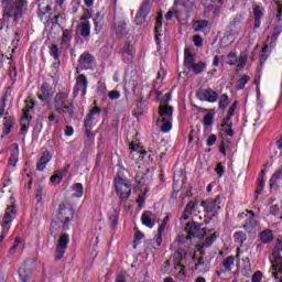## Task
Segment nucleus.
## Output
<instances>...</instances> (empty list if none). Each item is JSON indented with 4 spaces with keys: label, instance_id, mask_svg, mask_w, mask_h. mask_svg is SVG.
Masks as SVG:
<instances>
[{
    "label": "nucleus",
    "instance_id": "nucleus-23",
    "mask_svg": "<svg viewBox=\"0 0 282 282\" xmlns=\"http://www.w3.org/2000/svg\"><path fill=\"white\" fill-rule=\"evenodd\" d=\"M194 64H195V55H193V53H191V48L185 47V50H184V66L187 69H191Z\"/></svg>",
    "mask_w": 282,
    "mask_h": 282
},
{
    "label": "nucleus",
    "instance_id": "nucleus-40",
    "mask_svg": "<svg viewBox=\"0 0 282 282\" xmlns=\"http://www.w3.org/2000/svg\"><path fill=\"white\" fill-rule=\"evenodd\" d=\"M34 109V101L25 100V107L22 109L23 118H30L28 113Z\"/></svg>",
    "mask_w": 282,
    "mask_h": 282
},
{
    "label": "nucleus",
    "instance_id": "nucleus-59",
    "mask_svg": "<svg viewBox=\"0 0 282 282\" xmlns=\"http://www.w3.org/2000/svg\"><path fill=\"white\" fill-rule=\"evenodd\" d=\"M169 219L170 217L169 216H165L162 220V224L159 226V229L160 232H164V230H166V224H169Z\"/></svg>",
    "mask_w": 282,
    "mask_h": 282
},
{
    "label": "nucleus",
    "instance_id": "nucleus-17",
    "mask_svg": "<svg viewBox=\"0 0 282 282\" xmlns=\"http://www.w3.org/2000/svg\"><path fill=\"white\" fill-rule=\"evenodd\" d=\"M156 221H158V216L153 212L151 210L143 212L141 216V224L143 226L151 229L155 227Z\"/></svg>",
    "mask_w": 282,
    "mask_h": 282
},
{
    "label": "nucleus",
    "instance_id": "nucleus-27",
    "mask_svg": "<svg viewBox=\"0 0 282 282\" xmlns=\"http://www.w3.org/2000/svg\"><path fill=\"white\" fill-rule=\"evenodd\" d=\"M61 47L62 48H67L72 47V32L69 31H64L62 35V41H61Z\"/></svg>",
    "mask_w": 282,
    "mask_h": 282
},
{
    "label": "nucleus",
    "instance_id": "nucleus-12",
    "mask_svg": "<svg viewBox=\"0 0 282 282\" xmlns=\"http://www.w3.org/2000/svg\"><path fill=\"white\" fill-rule=\"evenodd\" d=\"M68 245H69V235L67 234L62 235L57 241V246L55 249L56 261H61V259H63Z\"/></svg>",
    "mask_w": 282,
    "mask_h": 282
},
{
    "label": "nucleus",
    "instance_id": "nucleus-31",
    "mask_svg": "<svg viewBox=\"0 0 282 282\" xmlns=\"http://www.w3.org/2000/svg\"><path fill=\"white\" fill-rule=\"evenodd\" d=\"M162 15H159L156 18V22H155V26H154V32H155V41L156 43H160V36H162V34L160 32H162Z\"/></svg>",
    "mask_w": 282,
    "mask_h": 282
},
{
    "label": "nucleus",
    "instance_id": "nucleus-47",
    "mask_svg": "<svg viewBox=\"0 0 282 282\" xmlns=\"http://www.w3.org/2000/svg\"><path fill=\"white\" fill-rule=\"evenodd\" d=\"M214 118H215V115L213 112H208L207 115H205L203 119V124H205V127H210L213 124Z\"/></svg>",
    "mask_w": 282,
    "mask_h": 282
},
{
    "label": "nucleus",
    "instance_id": "nucleus-2",
    "mask_svg": "<svg viewBox=\"0 0 282 282\" xmlns=\"http://www.w3.org/2000/svg\"><path fill=\"white\" fill-rule=\"evenodd\" d=\"M74 207L70 204H62L58 207L56 219L61 224L63 230H69V224L74 221Z\"/></svg>",
    "mask_w": 282,
    "mask_h": 282
},
{
    "label": "nucleus",
    "instance_id": "nucleus-21",
    "mask_svg": "<svg viewBox=\"0 0 282 282\" xmlns=\"http://www.w3.org/2000/svg\"><path fill=\"white\" fill-rule=\"evenodd\" d=\"M121 57L123 63H131L133 61V46L130 42H126L121 50Z\"/></svg>",
    "mask_w": 282,
    "mask_h": 282
},
{
    "label": "nucleus",
    "instance_id": "nucleus-33",
    "mask_svg": "<svg viewBox=\"0 0 282 282\" xmlns=\"http://www.w3.org/2000/svg\"><path fill=\"white\" fill-rule=\"evenodd\" d=\"M2 102L6 105V102H14V97L12 96V87L4 88V94L2 97Z\"/></svg>",
    "mask_w": 282,
    "mask_h": 282
},
{
    "label": "nucleus",
    "instance_id": "nucleus-35",
    "mask_svg": "<svg viewBox=\"0 0 282 282\" xmlns=\"http://www.w3.org/2000/svg\"><path fill=\"white\" fill-rule=\"evenodd\" d=\"M119 212L118 209H113L111 215H109L108 219L110 221V226L112 229L116 228V226H118V217H119Z\"/></svg>",
    "mask_w": 282,
    "mask_h": 282
},
{
    "label": "nucleus",
    "instance_id": "nucleus-16",
    "mask_svg": "<svg viewBox=\"0 0 282 282\" xmlns=\"http://www.w3.org/2000/svg\"><path fill=\"white\" fill-rule=\"evenodd\" d=\"M115 34L118 39H124L129 34V20H120L113 25Z\"/></svg>",
    "mask_w": 282,
    "mask_h": 282
},
{
    "label": "nucleus",
    "instance_id": "nucleus-45",
    "mask_svg": "<svg viewBox=\"0 0 282 282\" xmlns=\"http://www.w3.org/2000/svg\"><path fill=\"white\" fill-rule=\"evenodd\" d=\"M247 63H248V55L246 53H241L238 58V67L240 69H243V67H246Z\"/></svg>",
    "mask_w": 282,
    "mask_h": 282
},
{
    "label": "nucleus",
    "instance_id": "nucleus-53",
    "mask_svg": "<svg viewBox=\"0 0 282 282\" xmlns=\"http://www.w3.org/2000/svg\"><path fill=\"white\" fill-rule=\"evenodd\" d=\"M42 94L43 96H45V98H50L51 90H50V85L47 83L42 84Z\"/></svg>",
    "mask_w": 282,
    "mask_h": 282
},
{
    "label": "nucleus",
    "instance_id": "nucleus-24",
    "mask_svg": "<svg viewBox=\"0 0 282 282\" xmlns=\"http://www.w3.org/2000/svg\"><path fill=\"white\" fill-rule=\"evenodd\" d=\"M147 14H149V7L147 4H143L134 18L137 25L144 23V21L147 19Z\"/></svg>",
    "mask_w": 282,
    "mask_h": 282
},
{
    "label": "nucleus",
    "instance_id": "nucleus-42",
    "mask_svg": "<svg viewBox=\"0 0 282 282\" xmlns=\"http://www.w3.org/2000/svg\"><path fill=\"white\" fill-rule=\"evenodd\" d=\"M229 104H230V101L228 100V95L223 94L220 96V100H219V104H218L219 109H221V111H226V107H228Z\"/></svg>",
    "mask_w": 282,
    "mask_h": 282
},
{
    "label": "nucleus",
    "instance_id": "nucleus-9",
    "mask_svg": "<svg viewBox=\"0 0 282 282\" xmlns=\"http://www.w3.org/2000/svg\"><path fill=\"white\" fill-rule=\"evenodd\" d=\"M281 252H282V241L279 242V246L276 249L273 250L272 252V276H274V279H276V274H282V257H281Z\"/></svg>",
    "mask_w": 282,
    "mask_h": 282
},
{
    "label": "nucleus",
    "instance_id": "nucleus-46",
    "mask_svg": "<svg viewBox=\"0 0 282 282\" xmlns=\"http://www.w3.org/2000/svg\"><path fill=\"white\" fill-rule=\"evenodd\" d=\"M263 186H265V180H263V176H259L256 189L257 195H261Z\"/></svg>",
    "mask_w": 282,
    "mask_h": 282
},
{
    "label": "nucleus",
    "instance_id": "nucleus-14",
    "mask_svg": "<svg viewBox=\"0 0 282 282\" xmlns=\"http://www.w3.org/2000/svg\"><path fill=\"white\" fill-rule=\"evenodd\" d=\"M18 273L21 282L30 281V276H32V260H25L18 270Z\"/></svg>",
    "mask_w": 282,
    "mask_h": 282
},
{
    "label": "nucleus",
    "instance_id": "nucleus-5",
    "mask_svg": "<svg viewBox=\"0 0 282 282\" xmlns=\"http://www.w3.org/2000/svg\"><path fill=\"white\" fill-rule=\"evenodd\" d=\"M115 191L121 202H127L131 197V182L117 175L115 177Z\"/></svg>",
    "mask_w": 282,
    "mask_h": 282
},
{
    "label": "nucleus",
    "instance_id": "nucleus-54",
    "mask_svg": "<svg viewBox=\"0 0 282 282\" xmlns=\"http://www.w3.org/2000/svg\"><path fill=\"white\" fill-rule=\"evenodd\" d=\"M261 279H263V273L261 271H256L251 276V282H261Z\"/></svg>",
    "mask_w": 282,
    "mask_h": 282
},
{
    "label": "nucleus",
    "instance_id": "nucleus-11",
    "mask_svg": "<svg viewBox=\"0 0 282 282\" xmlns=\"http://www.w3.org/2000/svg\"><path fill=\"white\" fill-rule=\"evenodd\" d=\"M101 112L102 109H100V107H94L84 119V127L88 138L91 135V129H94V118H96V116H100Z\"/></svg>",
    "mask_w": 282,
    "mask_h": 282
},
{
    "label": "nucleus",
    "instance_id": "nucleus-37",
    "mask_svg": "<svg viewBox=\"0 0 282 282\" xmlns=\"http://www.w3.org/2000/svg\"><path fill=\"white\" fill-rule=\"evenodd\" d=\"M282 32V21H278V25L274 26L273 33L271 35V41H276Z\"/></svg>",
    "mask_w": 282,
    "mask_h": 282
},
{
    "label": "nucleus",
    "instance_id": "nucleus-44",
    "mask_svg": "<svg viewBox=\"0 0 282 282\" xmlns=\"http://www.w3.org/2000/svg\"><path fill=\"white\" fill-rule=\"evenodd\" d=\"M248 80H250V76L242 75V77L237 82V89L238 90L245 89L246 85L248 84Z\"/></svg>",
    "mask_w": 282,
    "mask_h": 282
},
{
    "label": "nucleus",
    "instance_id": "nucleus-3",
    "mask_svg": "<svg viewBox=\"0 0 282 282\" xmlns=\"http://www.w3.org/2000/svg\"><path fill=\"white\" fill-rule=\"evenodd\" d=\"M53 106L57 113L74 116V108L72 104H69V95L67 93H57L53 99Z\"/></svg>",
    "mask_w": 282,
    "mask_h": 282
},
{
    "label": "nucleus",
    "instance_id": "nucleus-18",
    "mask_svg": "<svg viewBox=\"0 0 282 282\" xmlns=\"http://www.w3.org/2000/svg\"><path fill=\"white\" fill-rule=\"evenodd\" d=\"M219 14H221L219 7H215L214 4L205 6L203 11L204 19H219Z\"/></svg>",
    "mask_w": 282,
    "mask_h": 282
},
{
    "label": "nucleus",
    "instance_id": "nucleus-36",
    "mask_svg": "<svg viewBox=\"0 0 282 282\" xmlns=\"http://www.w3.org/2000/svg\"><path fill=\"white\" fill-rule=\"evenodd\" d=\"M217 239V235L213 234L212 236L207 237L203 242H200L199 248H210L213 243Z\"/></svg>",
    "mask_w": 282,
    "mask_h": 282
},
{
    "label": "nucleus",
    "instance_id": "nucleus-55",
    "mask_svg": "<svg viewBox=\"0 0 282 282\" xmlns=\"http://www.w3.org/2000/svg\"><path fill=\"white\" fill-rule=\"evenodd\" d=\"M193 42L196 47H202V45H204V40H202V36L199 35H194Z\"/></svg>",
    "mask_w": 282,
    "mask_h": 282
},
{
    "label": "nucleus",
    "instance_id": "nucleus-64",
    "mask_svg": "<svg viewBox=\"0 0 282 282\" xmlns=\"http://www.w3.org/2000/svg\"><path fill=\"white\" fill-rule=\"evenodd\" d=\"M270 213L273 215V217H276V215L280 213L279 205H272L270 207Z\"/></svg>",
    "mask_w": 282,
    "mask_h": 282
},
{
    "label": "nucleus",
    "instance_id": "nucleus-7",
    "mask_svg": "<svg viewBox=\"0 0 282 282\" xmlns=\"http://www.w3.org/2000/svg\"><path fill=\"white\" fill-rule=\"evenodd\" d=\"M17 218V207L14 205L8 206L2 217L1 228L3 232H10L12 221Z\"/></svg>",
    "mask_w": 282,
    "mask_h": 282
},
{
    "label": "nucleus",
    "instance_id": "nucleus-60",
    "mask_svg": "<svg viewBox=\"0 0 282 282\" xmlns=\"http://www.w3.org/2000/svg\"><path fill=\"white\" fill-rule=\"evenodd\" d=\"M63 182V178L55 172L53 176H51V183L52 184H61Z\"/></svg>",
    "mask_w": 282,
    "mask_h": 282
},
{
    "label": "nucleus",
    "instance_id": "nucleus-26",
    "mask_svg": "<svg viewBox=\"0 0 282 282\" xmlns=\"http://www.w3.org/2000/svg\"><path fill=\"white\" fill-rule=\"evenodd\" d=\"M260 241L262 243H272L274 241V235L272 234V230L264 229L260 232Z\"/></svg>",
    "mask_w": 282,
    "mask_h": 282
},
{
    "label": "nucleus",
    "instance_id": "nucleus-1",
    "mask_svg": "<svg viewBox=\"0 0 282 282\" xmlns=\"http://www.w3.org/2000/svg\"><path fill=\"white\" fill-rule=\"evenodd\" d=\"M160 118L156 120L162 133H169L173 129L171 121L173 120V106H160Z\"/></svg>",
    "mask_w": 282,
    "mask_h": 282
},
{
    "label": "nucleus",
    "instance_id": "nucleus-43",
    "mask_svg": "<svg viewBox=\"0 0 282 282\" xmlns=\"http://www.w3.org/2000/svg\"><path fill=\"white\" fill-rule=\"evenodd\" d=\"M20 124H21L20 131L22 133H28V129H30V117H22Z\"/></svg>",
    "mask_w": 282,
    "mask_h": 282
},
{
    "label": "nucleus",
    "instance_id": "nucleus-28",
    "mask_svg": "<svg viewBox=\"0 0 282 282\" xmlns=\"http://www.w3.org/2000/svg\"><path fill=\"white\" fill-rule=\"evenodd\" d=\"M79 34L84 39H87L89 34H91V24L89 23V21H85L80 24Z\"/></svg>",
    "mask_w": 282,
    "mask_h": 282
},
{
    "label": "nucleus",
    "instance_id": "nucleus-39",
    "mask_svg": "<svg viewBox=\"0 0 282 282\" xmlns=\"http://www.w3.org/2000/svg\"><path fill=\"white\" fill-rule=\"evenodd\" d=\"M17 162H19V145H15V150H13L9 159L10 166H17Z\"/></svg>",
    "mask_w": 282,
    "mask_h": 282
},
{
    "label": "nucleus",
    "instance_id": "nucleus-29",
    "mask_svg": "<svg viewBox=\"0 0 282 282\" xmlns=\"http://www.w3.org/2000/svg\"><path fill=\"white\" fill-rule=\"evenodd\" d=\"M235 267V258L232 256H228L223 261L224 272H232V268Z\"/></svg>",
    "mask_w": 282,
    "mask_h": 282
},
{
    "label": "nucleus",
    "instance_id": "nucleus-10",
    "mask_svg": "<svg viewBox=\"0 0 282 282\" xmlns=\"http://www.w3.org/2000/svg\"><path fill=\"white\" fill-rule=\"evenodd\" d=\"M196 98H198V100H202V102H217V100H219V94L215 90H213V88H205V89H199L196 93Z\"/></svg>",
    "mask_w": 282,
    "mask_h": 282
},
{
    "label": "nucleus",
    "instance_id": "nucleus-34",
    "mask_svg": "<svg viewBox=\"0 0 282 282\" xmlns=\"http://www.w3.org/2000/svg\"><path fill=\"white\" fill-rule=\"evenodd\" d=\"M234 239L237 241V243H240V246H243L246 241L248 240V236L243 231H237L234 234Z\"/></svg>",
    "mask_w": 282,
    "mask_h": 282
},
{
    "label": "nucleus",
    "instance_id": "nucleus-48",
    "mask_svg": "<svg viewBox=\"0 0 282 282\" xmlns=\"http://www.w3.org/2000/svg\"><path fill=\"white\" fill-rule=\"evenodd\" d=\"M195 206H197V202H195V200H191L187 205H186V207H185V212L186 213H189V215H193V213H195Z\"/></svg>",
    "mask_w": 282,
    "mask_h": 282
},
{
    "label": "nucleus",
    "instance_id": "nucleus-20",
    "mask_svg": "<svg viewBox=\"0 0 282 282\" xmlns=\"http://www.w3.org/2000/svg\"><path fill=\"white\" fill-rule=\"evenodd\" d=\"M52 161V153L44 151L36 163V171L43 172L50 162Z\"/></svg>",
    "mask_w": 282,
    "mask_h": 282
},
{
    "label": "nucleus",
    "instance_id": "nucleus-38",
    "mask_svg": "<svg viewBox=\"0 0 282 282\" xmlns=\"http://www.w3.org/2000/svg\"><path fill=\"white\" fill-rule=\"evenodd\" d=\"M206 28H208L207 20H198L194 23L195 32H202V30H206Z\"/></svg>",
    "mask_w": 282,
    "mask_h": 282
},
{
    "label": "nucleus",
    "instance_id": "nucleus-50",
    "mask_svg": "<svg viewBox=\"0 0 282 282\" xmlns=\"http://www.w3.org/2000/svg\"><path fill=\"white\" fill-rule=\"evenodd\" d=\"M202 267H206V262L204 261V257H200L198 259V262L195 264V270H198L199 272H207L206 269H200Z\"/></svg>",
    "mask_w": 282,
    "mask_h": 282
},
{
    "label": "nucleus",
    "instance_id": "nucleus-61",
    "mask_svg": "<svg viewBox=\"0 0 282 282\" xmlns=\"http://www.w3.org/2000/svg\"><path fill=\"white\" fill-rule=\"evenodd\" d=\"M108 97L110 98V100H118V98H120V91L112 90L108 94Z\"/></svg>",
    "mask_w": 282,
    "mask_h": 282
},
{
    "label": "nucleus",
    "instance_id": "nucleus-30",
    "mask_svg": "<svg viewBox=\"0 0 282 282\" xmlns=\"http://www.w3.org/2000/svg\"><path fill=\"white\" fill-rule=\"evenodd\" d=\"M72 191H73V197L80 198L85 194V188L83 187L82 183H75L72 186Z\"/></svg>",
    "mask_w": 282,
    "mask_h": 282
},
{
    "label": "nucleus",
    "instance_id": "nucleus-19",
    "mask_svg": "<svg viewBox=\"0 0 282 282\" xmlns=\"http://www.w3.org/2000/svg\"><path fill=\"white\" fill-rule=\"evenodd\" d=\"M265 14V9L261 6H256L253 8V30H259L261 28V19H263V15Z\"/></svg>",
    "mask_w": 282,
    "mask_h": 282
},
{
    "label": "nucleus",
    "instance_id": "nucleus-58",
    "mask_svg": "<svg viewBox=\"0 0 282 282\" xmlns=\"http://www.w3.org/2000/svg\"><path fill=\"white\" fill-rule=\"evenodd\" d=\"M216 142H217V135L212 134L208 137L206 144H207V147H215Z\"/></svg>",
    "mask_w": 282,
    "mask_h": 282
},
{
    "label": "nucleus",
    "instance_id": "nucleus-56",
    "mask_svg": "<svg viewBox=\"0 0 282 282\" xmlns=\"http://www.w3.org/2000/svg\"><path fill=\"white\" fill-rule=\"evenodd\" d=\"M35 199L37 204H41L43 202V187H39L35 193Z\"/></svg>",
    "mask_w": 282,
    "mask_h": 282
},
{
    "label": "nucleus",
    "instance_id": "nucleus-15",
    "mask_svg": "<svg viewBox=\"0 0 282 282\" xmlns=\"http://www.w3.org/2000/svg\"><path fill=\"white\" fill-rule=\"evenodd\" d=\"M87 85H89V82H87V77L85 75H79L77 77L73 95L77 96L82 91V96L87 95Z\"/></svg>",
    "mask_w": 282,
    "mask_h": 282
},
{
    "label": "nucleus",
    "instance_id": "nucleus-51",
    "mask_svg": "<svg viewBox=\"0 0 282 282\" xmlns=\"http://www.w3.org/2000/svg\"><path fill=\"white\" fill-rule=\"evenodd\" d=\"M58 116H56V113L52 112L50 116H48V127H52L53 124H58Z\"/></svg>",
    "mask_w": 282,
    "mask_h": 282
},
{
    "label": "nucleus",
    "instance_id": "nucleus-41",
    "mask_svg": "<svg viewBox=\"0 0 282 282\" xmlns=\"http://www.w3.org/2000/svg\"><path fill=\"white\" fill-rule=\"evenodd\" d=\"M50 54L53 56L54 61H59L61 58V51H58V45L52 44L50 46Z\"/></svg>",
    "mask_w": 282,
    "mask_h": 282
},
{
    "label": "nucleus",
    "instance_id": "nucleus-49",
    "mask_svg": "<svg viewBox=\"0 0 282 282\" xmlns=\"http://www.w3.org/2000/svg\"><path fill=\"white\" fill-rule=\"evenodd\" d=\"M69 169H72V165L66 164L64 169L58 170L55 173H57L59 175V177L63 180V177H65L67 175V173H69Z\"/></svg>",
    "mask_w": 282,
    "mask_h": 282
},
{
    "label": "nucleus",
    "instance_id": "nucleus-57",
    "mask_svg": "<svg viewBox=\"0 0 282 282\" xmlns=\"http://www.w3.org/2000/svg\"><path fill=\"white\" fill-rule=\"evenodd\" d=\"M215 171H216V173H217V175L219 176V177H224V173H225V167H224V164H221V163H218L217 164V166H216V169H215Z\"/></svg>",
    "mask_w": 282,
    "mask_h": 282
},
{
    "label": "nucleus",
    "instance_id": "nucleus-4",
    "mask_svg": "<svg viewBox=\"0 0 282 282\" xmlns=\"http://www.w3.org/2000/svg\"><path fill=\"white\" fill-rule=\"evenodd\" d=\"M23 10H25V0H10L6 6L3 18L19 21L23 17Z\"/></svg>",
    "mask_w": 282,
    "mask_h": 282
},
{
    "label": "nucleus",
    "instance_id": "nucleus-6",
    "mask_svg": "<svg viewBox=\"0 0 282 282\" xmlns=\"http://www.w3.org/2000/svg\"><path fill=\"white\" fill-rule=\"evenodd\" d=\"M240 219H246L245 224L241 226L246 232H252L257 226H259V220H257V215L252 210H246V213H241L238 215Z\"/></svg>",
    "mask_w": 282,
    "mask_h": 282
},
{
    "label": "nucleus",
    "instance_id": "nucleus-63",
    "mask_svg": "<svg viewBox=\"0 0 282 282\" xmlns=\"http://www.w3.org/2000/svg\"><path fill=\"white\" fill-rule=\"evenodd\" d=\"M175 14H177V10H170L166 14H165V20L166 21H171V19H173L175 17Z\"/></svg>",
    "mask_w": 282,
    "mask_h": 282
},
{
    "label": "nucleus",
    "instance_id": "nucleus-62",
    "mask_svg": "<svg viewBox=\"0 0 282 282\" xmlns=\"http://www.w3.org/2000/svg\"><path fill=\"white\" fill-rule=\"evenodd\" d=\"M164 234V231H160V229H158V235H156V238H155V243L156 246H162V235Z\"/></svg>",
    "mask_w": 282,
    "mask_h": 282
},
{
    "label": "nucleus",
    "instance_id": "nucleus-22",
    "mask_svg": "<svg viewBox=\"0 0 282 282\" xmlns=\"http://www.w3.org/2000/svg\"><path fill=\"white\" fill-rule=\"evenodd\" d=\"M3 130L1 138H4L6 135H10L12 132V129L14 128V119L12 117H4L3 118Z\"/></svg>",
    "mask_w": 282,
    "mask_h": 282
},
{
    "label": "nucleus",
    "instance_id": "nucleus-52",
    "mask_svg": "<svg viewBox=\"0 0 282 282\" xmlns=\"http://www.w3.org/2000/svg\"><path fill=\"white\" fill-rule=\"evenodd\" d=\"M174 270H178L180 276H186V271H185L184 264H182L180 262L175 263Z\"/></svg>",
    "mask_w": 282,
    "mask_h": 282
},
{
    "label": "nucleus",
    "instance_id": "nucleus-8",
    "mask_svg": "<svg viewBox=\"0 0 282 282\" xmlns=\"http://www.w3.org/2000/svg\"><path fill=\"white\" fill-rule=\"evenodd\" d=\"M185 232L191 237V239H204L206 237V228H202L199 223L193 221L185 225Z\"/></svg>",
    "mask_w": 282,
    "mask_h": 282
},
{
    "label": "nucleus",
    "instance_id": "nucleus-13",
    "mask_svg": "<svg viewBox=\"0 0 282 282\" xmlns=\"http://www.w3.org/2000/svg\"><path fill=\"white\" fill-rule=\"evenodd\" d=\"M220 204L221 197L217 196L216 198L203 200L200 206L204 208L205 213H218V210H221Z\"/></svg>",
    "mask_w": 282,
    "mask_h": 282
},
{
    "label": "nucleus",
    "instance_id": "nucleus-25",
    "mask_svg": "<svg viewBox=\"0 0 282 282\" xmlns=\"http://www.w3.org/2000/svg\"><path fill=\"white\" fill-rule=\"evenodd\" d=\"M94 61H96V58L94 57V55L85 52L79 56L78 59V65L79 67H84V65H91L94 63Z\"/></svg>",
    "mask_w": 282,
    "mask_h": 282
},
{
    "label": "nucleus",
    "instance_id": "nucleus-32",
    "mask_svg": "<svg viewBox=\"0 0 282 282\" xmlns=\"http://www.w3.org/2000/svg\"><path fill=\"white\" fill-rule=\"evenodd\" d=\"M206 67H207L206 63L200 62V63H197V64L196 63L192 64L189 69H192V72L194 74L199 75L206 69Z\"/></svg>",
    "mask_w": 282,
    "mask_h": 282
}]
</instances>
